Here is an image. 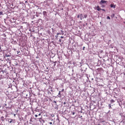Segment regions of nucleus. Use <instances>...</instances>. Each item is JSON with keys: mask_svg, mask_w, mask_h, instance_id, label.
I'll return each instance as SVG.
<instances>
[{"mask_svg": "<svg viewBox=\"0 0 125 125\" xmlns=\"http://www.w3.org/2000/svg\"><path fill=\"white\" fill-rule=\"evenodd\" d=\"M77 18H80L81 20H83V14H81L80 15H78Z\"/></svg>", "mask_w": 125, "mask_h": 125, "instance_id": "f257e3e1", "label": "nucleus"}, {"mask_svg": "<svg viewBox=\"0 0 125 125\" xmlns=\"http://www.w3.org/2000/svg\"><path fill=\"white\" fill-rule=\"evenodd\" d=\"M13 121H15V120L9 119L8 120V123H10V124H11V123H14V122H13Z\"/></svg>", "mask_w": 125, "mask_h": 125, "instance_id": "f03ea898", "label": "nucleus"}, {"mask_svg": "<svg viewBox=\"0 0 125 125\" xmlns=\"http://www.w3.org/2000/svg\"><path fill=\"white\" fill-rule=\"evenodd\" d=\"M106 2H107V1L104 0H102L100 1V4H102L103 3H106Z\"/></svg>", "mask_w": 125, "mask_h": 125, "instance_id": "7ed1b4c3", "label": "nucleus"}, {"mask_svg": "<svg viewBox=\"0 0 125 125\" xmlns=\"http://www.w3.org/2000/svg\"><path fill=\"white\" fill-rule=\"evenodd\" d=\"M110 7H111V8H115L116 7V5L114 4H111Z\"/></svg>", "mask_w": 125, "mask_h": 125, "instance_id": "20e7f679", "label": "nucleus"}, {"mask_svg": "<svg viewBox=\"0 0 125 125\" xmlns=\"http://www.w3.org/2000/svg\"><path fill=\"white\" fill-rule=\"evenodd\" d=\"M43 15H44V16H47V13L46 12V11H43Z\"/></svg>", "mask_w": 125, "mask_h": 125, "instance_id": "39448f33", "label": "nucleus"}, {"mask_svg": "<svg viewBox=\"0 0 125 125\" xmlns=\"http://www.w3.org/2000/svg\"><path fill=\"white\" fill-rule=\"evenodd\" d=\"M97 10H98V11H100V10H101V8H100V7H99V6H97Z\"/></svg>", "mask_w": 125, "mask_h": 125, "instance_id": "423d86ee", "label": "nucleus"}, {"mask_svg": "<svg viewBox=\"0 0 125 125\" xmlns=\"http://www.w3.org/2000/svg\"><path fill=\"white\" fill-rule=\"evenodd\" d=\"M110 102H111V104H112V103H114L115 102V100H110Z\"/></svg>", "mask_w": 125, "mask_h": 125, "instance_id": "0eeeda50", "label": "nucleus"}, {"mask_svg": "<svg viewBox=\"0 0 125 125\" xmlns=\"http://www.w3.org/2000/svg\"><path fill=\"white\" fill-rule=\"evenodd\" d=\"M108 106H109V109H111V108H112V106L111 105V104H108Z\"/></svg>", "mask_w": 125, "mask_h": 125, "instance_id": "6e6552de", "label": "nucleus"}, {"mask_svg": "<svg viewBox=\"0 0 125 125\" xmlns=\"http://www.w3.org/2000/svg\"><path fill=\"white\" fill-rule=\"evenodd\" d=\"M0 15H3V13L2 12H0Z\"/></svg>", "mask_w": 125, "mask_h": 125, "instance_id": "1a4fd4ad", "label": "nucleus"}, {"mask_svg": "<svg viewBox=\"0 0 125 125\" xmlns=\"http://www.w3.org/2000/svg\"><path fill=\"white\" fill-rule=\"evenodd\" d=\"M53 66L55 67V66H56V62H54V65Z\"/></svg>", "mask_w": 125, "mask_h": 125, "instance_id": "9d476101", "label": "nucleus"}, {"mask_svg": "<svg viewBox=\"0 0 125 125\" xmlns=\"http://www.w3.org/2000/svg\"><path fill=\"white\" fill-rule=\"evenodd\" d=\"M111 17H115V14H113Z\"/></svg>", "mask_w": 125, "mask_h": 125, "instance_id": "9b49d317", "label": "nucleus"}, {"mask_svg": "<svg viewBox=\"0 0 125 125\" xmlns=\"http://www.w3.org/2000/svg\"><path fill=\"white\" fill-rule=\"evenodd\" d=\"M84 18H86V17H87V15H84Z\"/></svg>", "mask_w": 125, "mask_h": 125, "instance_id": "f8f14e48", "label": "nucleus"}, {"mask_svg": "<svg viewBox=\"0 0 125 125\" xmlns=\"http://www.w3.org/2000/svg\"><path fill=\"white\" fill-rule=\"evenodd\" d=\"M64 90H65L64 89H62L61 91H62V92H64Z\"/></svg>", "mask_w": 125, "mask_h": 125, "instance_id": "ddd939ff", "label": "nucleus"}, {"mask_svg": "<svg viewBox=\"0 0 125 125\" xmlns=\"http://www.w3.org/2000/svg\"><path fill=\"white\" fill-rule=\"evenodd\" d=\"M59 42H62V40L61 39H60L59 41Z\"/></svg>", "mask_w": 125, "mask_h": 125, "instance_id": "4468645a", "label": "nucleus"}, {"mask_svg": "<svg viewBox=\"0 0 125 125\" xmlns=\"http://www.w3.org/2000/svg\"><path fill=\"white\" fill-rule=\"evenodd\" d=\"M101 10H102L103 11H105L104 9H101Z\"/></svg>", "mask_w": 125, "mask_h": 125, "instance_id": "2eb2a0df", "label": "nucleus"}, {"mask_svg": "<svg viewBox=\"0 0 125 125\" xmlns=\"http://www.w3.org/2000/svg\"><path fill=\"white\" fill-rule=\"evenodd\" d=\"M107 19H110V17L107 16Z\"/></svg>", "mask_w": 125, "mask_h": 125, "instance_id": "dca6fc26", "label": "nucleus"}, {"mask_svg": "<svg viewBox=\"0 0 125 125\" xmlns=\"http://www.w3.org/2000/svg\"><path fill=\"white\" fill-rule=\"evenodd\" d=\"M61 93V91H60L59 92V95H60Z\"/></svg>", "mask_w": 125, "mask_h": 125, "instance_id": "f3484780", "label": "nucleus"}, {"mask_svg": "<svg viewBox=\"0 0 125 125\" xmlns=\"http://www.w3.org/2000/svg\"><path fill=\"white\" fill-rule=\"evenodd\" d=\"M57 36H58L59 35H61V34H60V33H57Z\"/></svg>", "mask_w": 125, "mask_h": 125, "instance_id": "a211bd4d", "label": "nucleus"}, {"mask_svg": "<svg viewBox=\"0 0 125 125\" xmlns=\"http://www.w3.org/2000/svg\"><path fill=\"white\" fill-rule=\"evenodd\" d=\"M36 118L38 117V115L36 114L35 115Z\"/></svg>", "mask_w": 125, "mask_h": 125, "instance_id": "6ab92c4d", "label": "nucleus"}, {"mask_svg": "<svg viewBox=\"0 0 125 125\" xmlns=\"http://www.w3.org/2000/svg\"><path fill=\"white\" fill-rule=\"evenodd\" d=\"M49 125H52V122H50Z\"/></svg>", "mask_w": 125, "mask_h": 125, "instance_id": "aec40b11", "label": "nucleus"}, {"mask_svg": "<svg viewBox=\"0 0 125 125\" xmlns=\"http://www.w3.org/2000/svg\"><path fill=\"white\" fill-rule=\"evenodd\" d=\"M64 37H63V36H61V39H63Z\"/></svg>", "mask_w": 125, "mask_h": 125, "instance_id": "412c9836", "label": "nucleus"}, {"mask_svg": "<svg viewBox=\"0 0 125 125\" xmlns=\"http://www.w3.org/2000/svg\"><path fill=\"white\" fill-rule=\"evenodd\" d=\"M84 48H85V47H83V50H84Z\"/></svg>", "mask_w": 125, "mask_h": 125, "instance_id": "4be33fe9", "label": "nucleus"}, {"mask_svg": "<svg viewBox=\"0 0 125 125\" xmlns=\"http://www.w3.org/2000/svg\"><path fill=\"white\" fill-rule=\"evenodd\" d=\"M41 115H42L41 113H39V114H38V116H41Z\"/></svg>", "mask_w": 125, "mask_h": 125, "instance_id": "5701e85b", "label": "nucleus"}, {"mask_svg": "<svg viewBox=\"0 0 125 125\" xmlns=\"http://www.w3.org/2000/svg\"><path fill=\"white\" fill-rule=\"evenodd\" d=\"M72 115H75V112H73Z\"/></svg>", "mask_w": 125, "mask_h": 125, "instance_id": "b1692460", "label": "nucleus"}, {"mask_svg": "<svg viewBox=\"0 0 125 125\" xmlns=\"http://www.w3.org/2000/svg\"><path fill=\"white\" fill-rule=\"evenodd\" d=\"M102 7H105V6L102 5Z\"/></svg>", "mask_w": 125, "mask_h": 125, "instance_id": "393cba45", "label": "nucleus"}, {"mask_svg": "<svg viewBox=\"0 0 125 125\" xmlns=\"http://www.w3.org/2000/svg\"><path fill=\"white\" fill-rule=\"evenodd\" d=\"M14 117H15V116H16V114H14Z\"/></svg>", "mask_w": 125, "mask_h": 125, "instance_id": "a878e982", "label": "nucleus"}, {"mask_svg": "<svg viewBox=\"0 0 125 125\" xmlns=\"http://www.w3.org/2000/svg\"><path fill=\"white\" fill-rule=\"evenodd\" d=\"M56 38H58V36H56Z\"/></svg>", "mask_w": 125, "mask_h": 125, "instance_id": "bb28decb", "label": "nucleus"}, {"mask_svg": "<svg viewBox=\"0 0 125 125\" xmlns=\"http://www.w3.org/2000/svg\"><path fill=\"white\" fill-rule=\"evenodd\" d=\"M39 120H42V118H39Z\"/></svg>", "mask_w": 125, "mask_h": 125, "instance_id": "cd10ccee", "label": "nucleus"}, {"mask_svg": "<svg viewBox=\"0 0 125 125\" xmlns=\"http://www.w3.org/2000/svg\"><path fill=\"white\" fill-rule=\"evenodd\" d=\"M98 125H101V124H98Z\"/></svg>", "mask_w": 125, "mask_h": 125, "instance_id": "c85d7f7f", "label": "nucleus"}, {"mask_svg": "<svg viewBox=\"0 0 125 125\" xmlns=\"http://www.w3.org/2000/svg\"><path fill=\"white\" fill-rule=\"evenodd\" d=\"M8 56H6L7 57H8Z\"/></svg>", "mask_w": 125, "mask_h": 125, "instance_id": "c756f323", "label": "nucleus"}, {"mask_svg": "<svg viewBox=\"0 0 125 125\" xmlns=\"http://www.w3.org/2000/svg\"><path fill=\"white\" fill-rule=\"evenodd\" d=\"M124 23H125V22Z\"/></svg>", "mask_w": 125, "mask_h": 125, "instance_id": "7c9ffc66", "label": "nucleus"}]
</instances>
